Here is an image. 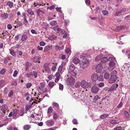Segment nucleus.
<instances>
[{"instance_id":"nucleus-28","label":"nucleus","mask_w":130,"mask_h":130,"mask_svg":"<svg viewBox=\"0 0 130 130\" xmlns=\"http://www.w3.org/2000/svg\"><path fill=\"white\" fill-rule=\"evenodd\" d=\"M6 5H8L10 8H11L13 6V3L9 1L7 2Z\"/></svg>"},{"instance_id":"nucleus-11","label":"nucleus","mask_w":130,"mask_h":130,"mask_svg":"<svg viewBox=\"0 0 130 130\" xmlns=\"http://www.w3.org/2000/svg\"><path fill=\"white\" fill-rule=\"evenodd\" d=\"M98 76V75L96 73H94L91 76L92 80L94 82H95L97 80Z\"/></svg>"},{"instance_id":"nucleus-53","label":"nucleus","mask_w":130,"mask_h":130,"mask_svg":"<svg viewBox=\"0 0 130 130\" xmlns=\"http://www.w3.org/2000/svg\"><path fill=\"white\" fill-rule=\"evenodd\" d=\"M11 84L12 85L16 86L17 85V82L15 81H13L11 83Z\"/></svg>"},{"instance_id":"nucleus-44","label":"nucleus","mask_w":130,"mask_h":130,"mask_svg":"<svg viewBox=\"0 0 130 130\" xmlns=\"http://www.w3.org/2000/svg\"><path fill=\"white\" fill-rule=\"evenodd\" d=\"M17 24L18 27H20L22 26V23L21 22V21H19L18 22Z\"/></svg>"},{"instance_id":"nucleus-23","label":"nucleus","mask_w":130,"mask_h":130,"mask_svg":"<svg viewBox=\"0 0 130 130\" xmlns=\"http://www.w3.org/2000/svg\"><path fill=\"white\" fill-rule=\"evenodd\" d=\"M57 37L55 35H50L48 39L50 40H52L56 39Z\"/></svg>"},{"instance_id":"nucleus-19","label":"nucleus","mask_w":130,"mask_h":130,"mask_svg":"<svg viewBox=\"0 0 130 130\" xmlns=\"http://www.w3.org/2000/svg\"><path fill=\"white\" fill-rule=\"evenodd\" d=\"M41 57L39 56H36L34 58V61L35 62H40Z\"/></svg>"},{"instance_id":"nucleus-62","label":"nucleus","mask_w":130,"mask_h":130,"mask_svg":"<svg viewBox=\"0 0 130 130\" xmlns=\"http://www.w3.org/2000/svg\"><path fill=\"white\" fill-rule=\"evenodd\" d=\"M121 14L118 10L116 12L115 15L116 16L118 17L120 16Z\"/></svg>"},{"instance_id":"nucleus-54","label":"nucleus","mask_w":130,"mask_h":130,"mask_svg":"<svg viewBox=\"0 0 130 130\" xmlns=\"http://www.w3.org/2000/svg\"><path fill=\"white\" fill-rule=\"evenodd\" d=\"M32 84L31 83H28L26 85V87L27 88H30Z\"/></svg>"},{"instance_id":"nucleus-14","label":"nucleus","mask_w":130,"mask_h":130,"mask_svg":"<svg viewBox=\"0 0 130 130\" xmlns=\"http://www.w3.org/2000/svg\"><path fill=\"white\" fill-rule=\"evenodd\" d=\"M118 86V85L117 84H113L110 88V92H111V91H114L116 90Z\"/></svg>"},{"instance_id":"nucleus-37","label":"nucleus","mask_w":130,"mask_h":130,"mask_svg":"<svg viewBox=\"0 0 130 130\" xmlns=\"http://www.w3.org/2000/svg\"><path fill=\"white\" fill-rule=\"evenodd\" d=\"M98 80L99 81H102L104 80L103 76L101 75L98 76Z\"/></svg>"},{"instance_id":"nucleus-31","label":"nucleus","mask_w":130,"mask_h":130,"mask_svg":"<svg viewBox=\"0 0 130 130\" xmlns=\"http://www.w3.org/2000/svg\"><path fill=\"white\" fill-rule=\"evenodd\" d=\"M108 116V115L107 114H104L101 115L100 116V118L102 119H105Z\"/></svg>"},{"instance_id":"nucleus-64","label":"nucleus","mask_w":130,"mask_h":130,"mask_svg":"<svg viewBox=\"0 0 130 130\" xmlns=\"http://www.w3.org/2000/svg\"><path fill=\"white\" fill-rule=\"evenodd\" d=\"M114 129L115 130H121L122 129V127L120 126L117 127L115 128Z\"/></svg>"},{"instance_id":"nucleus-18","label":"nucleus","mask_w":130,"mask_h":130,"mask_svg":"<svg viewBox=\"0 0 130 130\" xmlns=\"http://www.w3.org/2000/svg\"><path fill=\"white\" fill-rule=\"evenodd\" d=\"M80 60L77 57L73 58L72 61L75 64L78 63L80 62Z\"/></svg>"},{"instance_id":"nucleus-12","label":"nucleus","mask_w":130,"mask_h":130,"mask_svg":"<svg viewBox=\"0 0 130 130\" xmlns=\"http://www.w3.org/2000/svg\"><path fill=\"white\" fill-rule=\"evenodd\" d=\"M77 73L76 71L75 70L69 72L68 74V76L69 75L70 76H72L74 77L76 76Z\"/></svg>"},{"instance_id":"nucleus-27","label":"nucleus","mask_w":130,"mask_h":130,"mask_svg":"<svg viewBox=\"0 0 130 130\" xmlns=\"http://www.w3.org/2000/svg\"><path fill=\"white\" fill-rule=\"evenodd\" d=\"M52 104L55 107L56 109L58 110L59 109V106L58 104L56 103L53 102Z\"/></svg>"},{"instance_id":"nucleus-40","label":"nucleus","mask_w":130,"mask_h":130,"mask_svg":"<svg viewBox=\"0 0 130 130\" xmlns=\"http://www.w3.org/2000/svg\"><path fill=\"white\" fill-rule=\"evenodd\" d=\"M63 64H61L59 67L58 69V71L59 72H61L62 71L63 69Z\"/></svg>"},{"instance_id":"nucleus-56","label":"nucleus","mask_w":130,"mask_h":130,"mask_svg":"<svg viewBox=\"0 0 130 130\" xmlns=\"http://www.w3.org/2000/svg\"><path fill=\"white\" fill-rule=\"evenodd\" d=\"M36 12L37 14V15L39 16L40 15V9H37L36 10Z\"/></svg>"},{"instance_id":"nucleus-13","label":"nucleus","mask_w":130,"mask_h":130,"mask_svg":"<svg viewBox=\"0 0 130 130\" xmlns=\"http://www.w3.org/2000/svg\"><path fill=\"white\" fill-rule=\"evenodd\" d=\"M75 67L74 65L72 63H70L69 66V68L68 70L69 72L73 71L75 70Z\"/></svg>"},{"instance_id":"nucleus-6","label":"nucleus","mask_w":130,"mask_h":130,"mask_svg":"<svg viewBox=\"0 0 130 130\" xmlns=\"http://www.w3.org/2000/svg\"><path fill=\"white\" fill-rule=\"evenodd\" d=\"M50 63H45L43 65V68H44V70L46 72L49 73L50 72V69L49 68L48 66L50 65Z\"/></svg>"},{"instance_id":"nucleus-38","label":"nucleus","mask_w":130,"mask_h":130,"mask_svg":"<svg viewBox=\"0 0 130 130\" xmlns=\"http://www.w3.org/2000/svg\"><path fill=\"white\" fill-rule=\"evenodd\" d=\"M27 12L29 14L31 15H33L34 14V12L31 9H28L27 10Z\"/></svg>"},{"instance_id":"nucleus-25","label":"nucleus","mask_w":130,"mask_h":130,"mask_svg":"<svg viewBox=\"0 0 130 130\" xmlns=\"http://www.w3.org/2000/svg\"><path fill=\"white\" fill-rule=\"evenodd\" d=\"M109 73L107 72L105 73L104 74V78L106 79H108L110 78Z\"/></svg>"},{"instance_id":"nucleus-35","label":"nucleus","mask_w":130,"mask_h":130,"mask_svg":"<svg viewBox=\"0 0 130 130\" xmlns=\"http://www.w3.org/2000/svg\"><path fill=\"white\" fill-rule=\"evenodd\" d=\"M54 84L55 85L54 82H50L48 84V86L52 88L53 86H54Z\"/></svg>"},{"instance_id":"nucleus-42","label":"nucleus","mask_w":130,"mask_h":130,"mask_svg":"<svg viewBox=\"0 0 130 130\" xmlns=\"http://www.w3.org/2000/svg\"><path fill=\"white\" fill-rule=\"evenodd\" d=\"M53 111V109L51 107H49L47 113L48 114H49L52 113Z\"/></svg>"},{"instance_id":"nucleus-10","label":"nucleus","mask_w":130,"mask_h":130,"mask_svg":"<svg viewBox=\"0 0 130 130\" xmlns=\"http://www.w3.org/2000/svg\"><path fill=\"white\" fill-rule=\"evenodd\" d=\"M116 63L114 62H110L109 63V67L108 68L109 69L111 70H112L115 67Z\"/></svg>"},{"instance_id":"nucleus-7","label":"nucleus","mask_w":130,"mask_h":130,"mask_svg":"<svg viewBox=\"0 0 130 130\" xmlns=\"http://www.w3.org/2000/svg\"><path fill=\"white\" fill-rule=\"evenodd\" d=\"M117 78H118V77L110 76V78L108 80V82L110 84L114 83L116 81Z\"/></svg>"},{"instance_id":"nucleus-52","label":"nucleus","mask_w":130,"mask_h":130,"mask_svg":"<svg viewBox=\"0 0 130 130\" xmlns=\"http://www.w3.org/2000/svg\"><path fill=\"white\" fill-rule=\"evenodd\" d=\"M6 72V71L5 69H2L0 71V73L2 75H3L5 74Z\"/></svg>"},{"instance_id":"nucleus-33","label":"nucleus","mask_w":130,"mask_h":130,"mask_svg":"<svg viewBox=\"0 0 130 130\" xmlns=\"http://www.w3.org/2000/svg\"><path fill=\"white\" fill-rule=\"evenodd\" d=\"M30 126L28 125H25L23 127V129L25 130H28L30 128Z\"/></svg>"},{"instance_id":"nucleus-43","label":"nucleus","mask_w":130,"mask_h":130,"mask_svg":"<svg viewBox=\"0 0 130 130\" xmlns=\"http://www.w3.org/2000/svg\"><path fill=\"white\" fill-rule=\"evenodd\" d=\"M27 37L26 35H23L22 36L21 40L22 41H24L27 39Z\"/></svg>"},{"instance_id":"nucleus-30","label":"nucleus","mask_w":130,"mask_h":130,"mask_svg":"<svg viewBox=\"0 0 130 130\" xmlns=\"http://www.w3.org/2000/svg\"><path fill=\"white\" fill-rule=\"evenodd\" d=\"M53 118L55 120H56L58 118V116L57 114V113L56 112H53Z\"/></svg>"},{"instance_id":"nucleus-1","label":"nucleus","mask_w":130,"mask_h":130,"mask_svg":"<svg viewBox=\"0 0 130 130\" xmlns=\"http://www.w3.org/2000/svg\"><path fill=\"white\" fill-rule=\"evenodd\" d=\"M75 82V80L74 78L72 77H69L66 81V84L68 85H73Z\"/></svg>"},{"instance_id":"nucleus-8","label":"nucleus","mask_w":130,"mask_h":130,"mask_svg":"<svg viewBox=\"0 0 130 130\" xmlns=\"http://www.w3.org/2000/svg\"><path fill=\"white\" fill-rule=\"evenodd\" d=\"M45 124L47 126H53L55 124L54 121L52 120H48L45 122Z\"/></svg>"},{"instance_id":"nucleus-57","label":"nucleus","mask_w":130,"mask_h":130,"mask_svg":"<svg viewBox=\"0 0 130 130\" xmlns=\"http://www.w3.org/2000/svg\"><path fill=\"white\" fill-rule=\"evenodd\" d=\"M55 49L57 50H61L60 47L58 45L56 46Z\"/></svg>"},{"instance_id":"nucleus-22","label":"nucleus","mask_w":130,"mask_h":130,"mask_svg":"<svg viewBox=\"0 0 130 130\" xmlns=\"http://www.w3.org/2000/svg\"><path fill=\"white\" fill-rule=\"evenodd\" d=\"M124 117L126 119H128L129 117V115L128 112L125 110L124 111Z\"/></svg>"},{"instance_id":"nucleus-2","label":"nucleus","mask_w":130,"mask_h":130,"mask_svg":"<svg viewBox=\"0 0 130 130\" xmlns=\"http://www.w3.org/2000/svg\"><path fill=\"white\" fill-rule=\"evenodd\" d=\"M89 64V61L88 60H83L80 64V67L83 69H84L87 67Z\"/></svg>"},{"instance_id":"nucleus-5","label":"nucleus","mask_w":130,"mask_h":130,"mask_svg":"<svg viewBox=\"0 0 130 130\" xmlns=\"http://www.w3.org/2000/svg\"><path fill=\"white\" fill-rule=\"evenodd\" d=\"M8 111H0V117L4 119L7 117Z\"/></svg>"},{"instance_id":"nucleus-32","label":"nucleus","mask_w":130,"mask_h":130,"mask_svg":"<svg viewBox=\"0 0 130 130\" xmlns=\"http://www.w3.org/2000/svg\"><path fill=\"white\" fill-rule=\"evenodd\" d=\"M5 85V81L3 80L0 81V87H2Z\"/></svg>"},{"instance_id":"nucleus-47","label":"nucleus","mask_w":130,"mask_h":130,"mask_svg":"<svg viewBox=\"0 0 130 130\" xmlns=\"http://www.w3.org/2000/svg\"><path fill=\"white\" fill-rule=\"evenodd\" d=\"M24 114V110L22 109L21 110L19 114V115L21 116H22Z\"/></svg>"},{"instance_id":"nucleus-3","label":"nucleus","mask_w":130,"mask_h":130,"mask_svg":"<svg viewBox=\"0 0 130 130\" xmlns=\"http://www.w3.org/2000/svg\"><path fill=\"white\" fill-rule=\"evenodd\" d=\"M91 84H91L89 83H88L85 80H83L81 82V87L85 89H86L88 88V85Z\"/></svg>"},{"instance_id":"nucleus-48","label":"nucleus","mask_w":130,"mask_h":130,"mask_svg":"<svg viewBox=\"0 0 130 130\" xmlns=\"http://www.w3.org/2000/svg\"><path fill=\"white\" fill-rule=\"evenodd\" d=\"M23 20L24 21V24H25V25H27L28 24V22L26 19V17L24 18Z\"/></svg>"},{"instance_id":"nucleus-17","label":"nucleus","mask_w":130,"mask_h":130,"mask_svg":"<svg viewBox=\"0 0 130 130\" xmlns=\"http://www.w3.org/2000/svg\"><path fill=\"white\" fill-rule=\"evenodd\" d=\"M1 107L2 111H8L7 110L8 108V106L6 105L5 104L2 105Z\"/></svg>"},{"instance_id":"nucleus-15","label":"nucleus","mask_w":130,"mask_h":130,"mask_svg":"<svg viewBox=\"0 0 130 130\" xmlns=\"http://www.w3.org/2000/svg\"><path fill=\"white\" fill-rule=\"evenodd\" d=\"M18 110L17 109H14L13 111V116L12 117L14 119H16L18 116L17 117V114Z\"/></svg>"},{"instance_id":"nucleus-46","label":"nucleus","mask_w":130,"mask_h":130,"mask_svg":"<svg viewBox=\"0 0 130 130\" xmlns=\"http://www.w3.org/2000/svg\"><path fill=\"white\" fill-rule=\"evenodd\" d=\"M10 54L13 56H15V52L13 50H12L10 51Z\"/></svg>"},{"instance_id":"nucleus-39","label":"nucleus","mask_w":130,"mask_h":130,"mask_svg":"<svg viewBox=\"0 0 130 130\" xmlns=\"http://www.w3.org/2000/svg\"><path fill=\"white\" fill-rule=\"evenodd\" d=\"M33 75L35 78H36L37 77V73L36 71H33L32 72Z\"/></svg>"},{"instance_id":"nucleus-63","label":"nucleus","mask_w":130,"mask_h":130,"mask_svg":"<svg viewBox=\"0 0 130 130\" xmlns=\"http://www.w3.org/2000/svg\"><path fill=\"white\" fill-rule=\"evenodd\" d=\"M45 44V43L43 41H41L39 43V44L41 46H44Z\"/></svg>"},{"instance_id":"nucleus-26","label":"nucleus","mask_w":130,"mask_h":130,"mask_svg":"<svg viewBox=\"0 0 130 130\" xmlns=\"http://www.w3.org/2000/svg\"><path fill=\"white\" fill-rule=\"evenodd\" d=\"M108 60L110 62H115L116 60L115 58L112 55L108 59Z\"/></svg>"},{"instance_id":"nucleus-61","label":"nucleus","mask_w":130,"mask_h":130,"mask_svg":"<svg viewBox=\"0 0 130 130\" xmlns=\"http://www.w3.org/2000/svg\"><path fill=\"white\" fill-rule=\"evenodd\" d=\"M103 89L105 91H107L108 92H110V88L105 87Z\"/></svg>"},{"instance_id":"nucleus-58","label":"nucleus","mask_w":130,"mask_h":130,"mask_svg":"<svg viewBox=\"0 0 130 130\" xmlns=\"http://www.w3.org/2000/svg\"><path fill=\"white\" fill-rule=\"evenodd\" d=\"M122 12H124L126 11V8L125 7H123L122 8H120L119 9Z\"/></svg>"},{"instance_id":"nucleus-4","label":"nucleus","mask_w":130,"mask_h":130,"mask_svg":"<svg viewBox=\"0 0 130 130\" xmlns=\"http://www.w3.org/2000/svg\"><path fill=\"white\" fill-rule=\"evenodd\" d=\"M99 88L98 86L96 85L93 86L91 89L92 93H96L99 91Z\"/></svg>"},{"instance_id":"nucleus-20","label":"nucleus","mask_w":130,"mask_h":130,"mask_svg":"<svg viewBox=\"0 0 130 130\" xmlns=\"http://www.w3.org/2000/svg\"><path fill=\"white\" fill-rule=\"evenodd\" d=\"M117 71L115 70L113 71L110 74V76L115 77H117Z\"/></svg>"},{"instance_id":"nucleus-41","label":"nucleus","mask_w":130,"mask_h":130,"mask_svg":"<svg viewBox=\"0 0 130 130\" xmlns=\"http://www.w3.org/2000/svg\"><path fill=\"white\" fill-rule=\"evenodd\" d=\"M76 95H78V96H77V95H76V98L77 97L79 99H80L82 98L81 93H79L77 92L76 93Z\"/></svg>"},{"instance_id":"nucleus-49","label":"nucleus","mask_w":130,"mask_h":130,"mask_svg":"<svg viewBox=\"0 0 130 130\" xmlns=\"http://www.w3.org/2000/svg\"><path fill=\"white\" fill-rule=\"evenodd\" d=\"M9 60V58H6L4 60V62L5 64H7Z\"/></svg>"},{"instance_id":"nucleus-60","label":"nucleus","mask_w":130,"mask_h":130,"mask_svg":"<svg viewBox=\"0 0 130 130\" xmlns=\"http://www.w3.org/2000/svg\"><path fill=\"white\" fill-rule=\"evenodd\" d=\"M123 105V103L122 102H120L119 104L117 106V107L118 108H121Z\"/></svg>"},{"instance_id":"nucleus-34","label":"nucleus","mask_w":130,"mask_h":130,"mask_svg":"<svg viewBox=\"0 0 130 130\" xmlns=\"http://www.w3.org/2000/svg\"><path fill=\"white\" fill-rule=\"evenodd\" d=\"M50 24L51 25L53 26L56 24L57 22L55 21H52L50 22Z\"/></svg>"},{"instance_id":"nucleus-16","label":"nucleus","mask_w":130,"mask_h":130,"mask_svg":"<svg viewBox=\"0 0 130 130\" xmlns=\"http://www.w3.org/2000/svg\"><path fill=\"white\" fill-rule=\"evenodd\" d=\"M53 46L52 45H48L45 47L44 49V51L45 52L50 51L52 49Z\"/></svg>"},{"instance_id":"nucleus-21","label":"nucleus","mask_w":130,"mask_h":130,"mask_svg":"<svg viewBox=\"0 0 130 130\" xmlns=\"http://www.w3.org/2000/svg\"><path fill=\"white\" fill-rule=\"evenodd\" d=\"M1 17L3 19H6L8 16V15L7 13H5L1 14Z\"/></svg>"},{"instance_id":"nucleus-29","label":"nucleus","mask_w":130,"mask_h":130,"mask_svg":"<svg viewBox=\"0 0 130 130\" xmlns=\"http://www.w3.org/2000/svg\"><path fill=\"white\" fill-rule=\"evenodd\" d=\"M110 122L112 124H117L119 123V122L116 120H111L110 121Z\"/></svg>"},{"instance_id":"nucleus-55","label":"nucleus","mask_w":130,"mask_h":130,"mask_svg":"<svg viewBox=\"0 0 130 130\" xmlns=\"http://www.w3.org/2000/svg\"><path fill=\"white\" fill-rule=\"evenodd\" d=\"M123 26H118L117 28V30L118 31H119L120 30L123 29Z\"/></svg>"},{"instance_id":"nucleus-9","label":"nucleus","mask_w":130,"mask_h":130,"mask_svg":"<svg viewBox=\"0 0 130 130\" xmlns=\"http://www.w3.org/2000/svg\"><path fill=\"white\" fill-rule=\"evenodd\" d=\"M103 69V67L101 64H98L97 65L95 68L96 72L97 73H100L102 71Z\"/></svg>"},{"instance_id":"nucleus-24","label":"nucleus","mask_w":130,"mask_h":130,"mask_svg":"<svg viewBox=\"0 0 130 130\" xmlns=\"http://www.w3.org/2000/svg\"><path fill=\"white\" fill-rule=\"evenodd\" d=\"M108 58L106 57H103L101 59V62L103 63L106 62L108 61Z\"/></svg>"},{"instance_id":"nucleus-50","label":"nucleus","mask_w":130,"mask_h":130,"mask_svg":"<svg viewBox=\"0 0 130 130\" xmlns=\"http://www.w3.org/2000/svg\"><path fill=\"white\" fill-rule=\"evenodd\" d=\"M26 67H27L29 68L31 65V63L29 62H27L26 64Z\"/></svg>"},{"instance_id":"nucleus-51","label":"nucleus","mask_w":130,"mask_h":130,"mask_svg":"<svg viewBox=\"0 0 130 130\" xmlns=\"http://www.w3.org/2000/svg\"><path fill=\"white\" fill-rule=\"evenodd\" d=\"M101 59L100 56H98L95 58V60L96 61H97Z\"/></svg>"},{"instance_id":"nucleus-36","label":"nucleus","mask_w":130,"mask_h":130,"mask_svg":"<svg viewBox=\"0 0 130 130\" xmlns=\"http://www.w3.org/2000/svg\"><path fill=\"white\" fill-rule=\"evenodd\" d=\"M81 85V82H77L76 83L75 85V87L77 88H78Z\"/></svg>"},{"instance_id":"nucleus-45","label":"nucleus","mask_w":130,"mask_h":130,"mask_svg":"<svg viewBox=\"0 0 130 130\" xmlns=\"http://www.w3.org/2000/svg\"><path fill=\"white\" fill-rule=\"evenodd\" d=\"M102 13L104 15H107L108 14V11L106 10H103L102 11Z\"/></svg>"},{"instance_id":"nucleus-59","label":"nucleus","mask_w":130,"mask_h":130,"mask_svg":"<svg viewBox=\"0 0 130 130\" xmlns=\"http://www.w3.org/2000/svg\"><path fill=\"white\" fill-rule=\"evenodd\" d=\"M63 85L60 84L59 85V89L60 90H62L63 89Z\"/></svg>"}]
</instances>
